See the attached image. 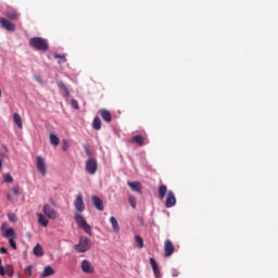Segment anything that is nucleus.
I'll list each match as a JSON object with an SVG mask.
<instances>
[{"label": "nucleus", "mask_w": 278, "mask_h": 278, "mask_svg": "<svg viewBox=\"0 0 278 278\" xmlns=\"http://www.w3.org/2000/svg\"><path fill=\"white\" fill-rule=\"evenodd\" d=\"M135 242L139 249H144V240H142V237L136 236Z\"/></svg>", "instance_id": "bb28decb"}, {"label": "nucleus", "mask_w": 278, "mask_h": 278, "mask_svg": "<svg viewBox=\"0 0 278 278\" xmlns=\"http://www.w3.org/2000/svg\"><path fill=\"white\" fill-rule=\"evenodd\" d=\"M36 168L42 177L47 175V162L45 161V157L40 155L36 156Z\"/></svg>", "instance_id": "39448f33"}, {"label": "nucleus", "mask_w": 278, "mask_h": 278, "mask_svg": "<svg viewBox=\"0 0 278 278\" xmlns=\"http://www.w3.org/2000/svg\"><path fill=\"white\" fill-rule=\"evenodd\" d=\"M0 253H3V254L8 253V248L5 247L0 248Z\"/></svg>", "instance_id": "79ce46f5"}, {"label": "nucleus", "mask_w": 278, "mask_h": 278, "mask_svg": "<svg viewBox=\"0 0 278 278\" xmlns=\"http://www.w3.org/2000/svg\"><path fill=\"white\" fill-rule=\"evenodd\" d=\"M70 144H68V141H66V139H64L63 141H62V149H63V151H66L67 149H70Z\"/></svg>", "instance_id": "f704fd0d"}, {"label": "nucleus", "mask_w": 278, "mask_h": 278, "mask_svg": "<svg viewBox=\"0 0 278 278\" xmlns=\"http://www.w3.org/2000/svg\"><path fill=\"white\" fill-rule=\"evenodd\" d=\"M172 277H179V271H177L176 269H174L172 271Z\"/></svg>", "instance_id": "a19ab883"}, {"label": "nucleus", "mask_w": 278, "mask_h": 278, "mask_svg": "<svg viewBox=\"0 0 278 278\" xmlns=\"http://www.w3.org/2000/svg\"><path fill=\"white\" fill-rule=\"evenodd\" d=\"M50 142L53 147H58V144H60V138L54 134H50Z\"/></svg>", "instance_id": "a878e982"}, {"label": "nucleus", "mask_w": 278, "mask_h": 278, "mask_svg": "<svg viewBox=\"0 0 278 278\" xmlns=\"http://www.w3.org/2000/svg\"><path fill=\"white\" fill-rule=\"evenodd\" d=\"M92 247V241L88 237H80L78 244L74 245L77 253H87Z\"/></svg>", "instance_id": "7ed1b4c3"}, {"label": "nucleus", "mask_w": 278, "mask_h": 278, "mask_svg": "<svg viewBox=\"0 0 278 278\" xmlns=\"http://www.w3.org/2000/svg\"><path fill=\"white\" fill-rule=\"evenodd\" d=\"M31 273H33V267H31V265H29L28 267L25 268V274L28 277H31Z\"/></svg>", "instance_id": "e433bc0d"}, {"label": "nucleus", "mask_w": 278, "mask_h": 278, "mask_svg": "<svg viewBox=\"0 0 278 278\" xmlns=\"http://www.w3.org/2000/svg\"><path fill=\"white\" fill-rule=\"evenodd\" d=\"M175 205H177V198L175 197V192L169 190L166 194L165 207L170 208L175 207Z\"/></svg>", "instance_id": "6e6552de"}, {"label": "nucleus", "mask_w": 278, "mask_h": 278, "mask_svg": "<svg viewBox=\"0 0 278 278\" xmlns=\"http://www.w3.org/2000/svg\"><path fill=\"white\" fill-rule=\"evenodd\" d=\"M36 216L38 218L39 225H42V227H48L49 225V219L42 215V213H36Z\"/></svg>", "instance_id": "f3484780"}, {"label": "nucleus", "mask_w": 278, "mask_h": 278, "mask_svg": "<svg viewBox=\"0 0 278 278\" xmlns=\"http://www.w3.org/2000/svg\"><path fill=\"white\" fill-rule=\"evenodd\" d=\"M55 60H61V62H66V55L54 54Z\"/></svg>", "instance_id": "72a5a7b5"}, {"label": "nucleus", "mask_w": 278, "mask_h": 278, "mask_svg": "<svg viewBox=\"0 0 278 278\" xmlns=\"http://www.w3.org/2000/svg\"><path fill=\"white\" fill-rule=\"evenodd\" d=\"M5 275V267L3 265H0V276L3 277Z\"/></svg>", "instance_id": "ea45409f"}, {"label": "nucleus", "mask_w": 278, "mask_h": 278, "mask_svg": "<svg viewBox=\"0 0 278 278\" xmlns=\"http://www.w3.org/2000/svg\"><path fill=\"white\" fill-rule=\"evenodd\" d=\"M150 265L152 267V270L155 277H160V267L157 266V262L155 261V258L150 257Z\"/></svg>", "instance_id": "2eb2a0df"}, {"label": "nucleus", "mask_w": 278, "mask_h": 278, "mask_svg": "<svg viewBox=\"0 0 278 278\" xmlns=\"http://www.w3.org/2000/svg\"><path fill=\"white\" fill-rule=\"evenodd\" d=\"M4 181L5 184H12V181H14V178H12V175L8 173L4 175Z\"/></svg>", "instance_id": "c85d7f7f"}, {"label": "nucleus", "mask_w": 278, "mask_h": 278, "mask_svg": "<svg viewBox=\"0 0 278 278\" xmlns=\"http://www.w3.org/2000/svg\"><path fill=\"white\" fill-rule=\"evenodd\" d=\"M91 203L93 207H96V210H98L99 212H103V210H105V206L103 205V200H101V198L97 195L91 197Z\"/></svg>", "instance_id": "9b49d317"}, {"label": "nucleus", "mask_w": 278, "mask_h": 278, "mask_svg": "<svg viewBox=\"0 0 278 278\" xmlns=\"http://www.w3.org/2000/svg\"><path fill=\"white\" fill-rule=\"evenodd\" d=\"M84 151L87 157H92V151H90V148H88V146H84Z\"/></svg>", "instance_id": "473e14b6"}, {"label": "nucleus", "mask_w": 278, "mask_h": 278, "mask_svg": "<svg viewBox=\"0 0 278 278\" xmlns=\"http://www.w3.org/2000/svg\"><path fill=\"white\" fill-rule=\"evenodd\" d=\"M2 236L3 238H16L14 233V228H8L7 230L3 231Z\"/></svg>", "instance_id": "b1692460"}, {"label": "nucleus", "mask_w": 278, "mask_h": 278, "mask_svg": "<svg viewBox=\"0 0 278 278\" xmlns=\"http://www.w3.org/2000/svg\"><path fill=\"white\" fill-rule=\"evenodd\" d=\"M92 128L96 129V131H99V129H101V118L100 117L93 118Z\"/></svg>", "instance_id": "393cba45"}, {"label": "nucleus", "mask_w": 278, "mask_h": 278, "mask_svg": "<svg viewBox=\"0 0 278 278\" xmlns=\"http://www.w3.org/2000/svg\"><path fill=\"white\" fill-rule=\"evenodd\" d=\"M7 18H9V21H18V14L16 13V11H8L5 13Z\"/></svg>", "instance_id": "5701e85b"}, {"label": "nucleus", "mask_w": 278, "mask_h": 278, "mask_svg": "<svg viewBox=\"0 0 278 278\" xmlns=\"http://www.w3.org/2000/svg\"><path fill=\"white\" fill-rule=\"evenodd\" d=\"M128 201H129V204L131 205V207H136L137 203H136V198L134 195H129L128 197Z\"/></svg>", "instance_id": "c756f323"}, {"label": "nucleus", "mask_w": 278, "mask_h": 278, "mask_svg": "<svg viewBox=\"0 0 278 278\" xmlns=\"http://www.w3.org/2000/svg\"><path fill=\"white\" fill-rule=\"evenodd\" d=\"M9 244L11 248L14 249V251H16V241H14V238L9 239Z\"/></svg>", "instance_id": "c9c22d12"}, {"label": "nucleus", "mask_w": 278, "mask_h": 278, "mask_svg": "<svg viewBox=\"0 0 278 278\" xmlns=\"http://www.w3.org/2000/svg\"><path fill=\"white\" fill-rule=\"evenodd\" d=\"M100 116L105 123H112V113L110 111L105 109L100 110Z\"/></svg>", "instance_id": "ddd939ff"}, {"label": "nucleus", "mask_w": 278, "mask_h": 278, "mask_svg": "<svg viewBox=\"0 0 278 278\" xmlns=\"http://www.w3.org/2000/svg\"><path fill=\"white\" fill-rule=\"evenodd\" d=\"M42 211L45 216H47V218H50V220H55V218H58V212L55 211V208H53V206L46 204Z\"/></svg>", "instance_id": "423d86ee"}, {"label": "nucleus", "mask_w": 278, "mask_h": 278, "mask_svg": "<svg viewBox=\"0 0 278 278\" xmlns=\"http://www.w3.org/2000/svg\"><path fill=\"white\" fill-rule=\"evenodd\" d=\"M166 192H168V188L166 187V185H161L157 191L159 199H164L166 197Z\"/></svg>", "instance_id": "412c9836"}, {"label": "nucleus", "mask_w": 278, "mask_h": 278, "mask_svg": "<svg viewBox=\"0 0 278 278\" xmlns=\"http://www.w3.org/2000/svg\"><path fill=\"white\" fill-rule=\"evenodd\" d=\"M53 275H55V269H53V267H51V266H46L45 268H43V271H42V274H41V278H47V277H51V276H53Z\"/></svg>", "instance_id": "4468645a"}, {"label": "nucleus", "mask_w": 278, "mask_h": 278, "mask_svg": "<svg viewBox=\"0 0 278 278\" xmlns=\"http://www.w3.org/2000/svg\"><path fill=\"white\" fill-rule=\"evenodd\" d=\"M80 269L86 274V275H92L94 273V265L88 260H83L80 263Z\"/></svg>", "instance_id": "0eeeda50"}, {"label": "nucleus", "mask_w": 278, "mask_h": 278, "mask_svg": "<svg viewBox=\"0 0 278 278\" xmlns=\"http://www.w3.org/2000/svg\"><path fill=\"white\" fill-rule=\"evenodd\" d=\"M75 208L77 212L74 214V220L78 225L79 229H84L85 233L88 236H92V227L86 222V218L83 217L79 212H84L86 210V204H84V195L78 194L75 202Z\"/></svg>", "instance_id": "f257e3e1"}, {"label": "nucleus", "mask_w": 278, "mask_h": 278, "mask_svg": "<svg viewBox=\"0 0 278 278\" xmlns=\"http://www.w3.org/2000/svg\"><path fill=\"white\" fill-rule=\"evenodd\" d=\"M131 142H135L137 147H143L144 146V137L140 135H136L132 137Z\"/></svg>", "instance_id": "6ab92c4d"}, {"label": "nucleus", "mask_w": 278, "mask_h": 278, "mask_svg": "<svg viewBox=\"0 0 278 278\" xmlns=\"http://www.w3.org/2000/svg\"><path fill=\"white\" fill-rule=\"evenodd\" d=\"M5 157V153H0V173L3 170V160Z\"/></svg>", "instance_id": "2f4dec72"}, {"label": "nucleus", "mask_w": 278, "mask_h": 278, "mask_svg": "<svg viewBox=\"0 0 278 278\" xmlns=\"http://www.w3.org/2000/svg\"><path fill=\"white\" fill-rule=\"evenodd\" d=\"M127 186H129L130 190L132 192H138L139 194H142V184L139 181H128Z\"/></svg>", "instance_id": "f8f14e48"}, {"label": "nucleus", "mask_w": 278, "mask_h": 278, "mask_svg": "<svg viewBox=\"0 0 278 278\" xmlns=\"http://www.w3.org/2000/svg\"><path fill=\"white\" fill-rule=\"evenodd\" d=\"M110 223H111V225L113 227V231L115 233H118V231H121V226H118V220L116 219V217L112 216L110 218Z\"/></svg>", "instance_id": "aec40b11"}, {"label": "nucleus", "mask_w": 278, "mask_h": 278, "mask_svg": "<svg viewBox=\"0 0 278 278\" xmlns=\"http://www.w3.org/2000/svg\"><path fill=\"white\" fill-rule=\"evenodd\" d=\"M173 253H175V245H173L172 240L167 239L164 242V256L165 257H170V255H173Z\"/></svg>", "instance_id": "9d476101"}, {"label": "nucleus", "mask_w": 278, "mask_h": 278, "mask_svg": "<svg viewBox=\"0 0 278 278\" xmlns=\"http://www.w3.org/2000/svg\"><path fill=\"white\" fill-rule=\"evenodd\" d=\"M13 123H15L18 129H23V117H21V114L18 113L13 114Z\"/></svg>", "instance_id": "dca6fc26"}, {"label": "nucleus", "mask_w": 278, "mask_h": 278, "mask_svg": "<svg viewBox=\"0 0 278 278\" xmlns=\"http://www.w3.org/2000/svg\"><path fill=\"white\" fill-rule=\"evenodd\" d=\"M99 168V164L97 163V159L90 157L86 161L85 170L88 175H94Z\"/></svg>", "instance_id": "20e7f679"}, {"label": "nucleus", "mask_w": 278, "mask_h": 278, "mask_svg": "<svg viewBox=\"0 0 278 278\" xmlns=\"http://www.w3.org/2000/svg\"><path fill=\"white\" fill-rule=\"evenodd\" d=\"M3 264V261H1V258H0V266Z\"/></svg>", "instance_id": "c03bdc74"}, {"label": "nucleus", "mask_w": 278, "mask_h": 278, "mask_svg": "<svg viewBox=\"0 0 278 278\" xmlns=\"http://www.w3.org/2000/svg\"><path fill=\"white\" fill-rule=\"evenodd\" d=\"M9 220L11 223H16V215H14V214L9 215Z\"/></svg>", "instance_id": "58836bf2"}, {"label": "nucleus", "mask_w": 278, "mask_h": 278, "mask_svg": "<svg viewBox=\"0 0 278 278\" xmlns=\"http://www.w3.org/2000/svg\"><path fill=\"white\" fill-rule=\"evenodd\" d=\"M4 273L8 277H14V267L12 265H7Z\"/></svg>", "instance_id": "cd10ccee"}, {"label": "nucleus", "mask_w": 278, "mask_h": 278, "mask_svg": "<svg viewBox=\"0 0 278 278\" xmlns=\"http://www.w3.org/2000/svg\"><path fill=\"white\" fill-rule=\"evenodd\" d=\"M71 105H72V108H74V110H79V102H77V100L72 99Z\"/></svg>", "instance_id": "7c9ffc66"}, {"label": "nucleus", "mask_w": 278, "mask_h": 278, "mask_svg": "<svg viewBox=\"0 0 278 278\" xmlns=\"http://www.w3.org/2000/svg\"><path fill=\"white\" fill-rule=\"evenodd\" d=\"M2 92H1V89H0V97H1Z\"/></svg>", "instance_id": "49530a36"}, {"label": "nucleus", "mask_w": 278, "mask_h": 278, "mask_svg": "<svg viewBox=\"0 0 278 278\" xmlns=\"http://www.w3.org/2000/svg\"><path fill=\"white\" fill-rule=\"evenodd\" d=\"M29 46L36 51H49V41L42 37L30 38Z\"/></svg>", "instance_id": "f03ea898"}, {"label": "nucleus", "mask_w": 278, "mask_h": 278, "mask_svg": "<svg viewBox=\"0 0 278 278\" xmlns=\"http://www.w3.org/2000/svg\"><path fill=\"white\" fill-rule=\"evenodd\" d=\"M12 190H13V194H15V197H18V192H20L18 186L13 187Z\"/></svg>", "instance_id": "4c0bfd02"}, {"label": "nucleus", "mask_w": 278, "mask_h": 278, "mask_svg": "<svg viewBox=\"0 0 278 278\" xmlns=\"http://www.w3.org/2000/svg\"><path fill=\"white\" fill-rule=\"evenodd\" d=\"M7 199H8V201H12V195H10V193L7 194Z\"/></svg>", "instance_id": "37998d69"}, {"label": "nucleus", "mask_w": 278, "mask_h": 278, "mask_svg": "<svg viewBox=\"0 0 278 278\" xmlns=\"http://www.w3.org/2000/svg\"><path fill=\"white\" fill-rule=\"evenodd\" d=\"M37 81H40V78H37Z\"/></svg>", "instance_id": "a18cd8bd"}, {"label": "nucleus", "mask_w": 278, "mask_h": 278, "mask_svg": "<svg viewBox=\"0 0 278 278\" xmlns=\"http://www.w3.org/2000/svg\"><path fill=\"white\" fill-rule=\"evenodd\" d=\"M33 253L37 257H42L45 255V250H42V245H40V243H37L33 250Z\"/></svg>", "instance_id": "a211bd4d"}, {"label": "nucleus", "mask_w": 278, "mask_h": 278, "mask_svg": "<svg viewBox=\"0 0 278 278\" xmlns=\"http://www.w3.org/2000/svg\"><path fill=\"white\" fill-rule=\"evenodd\" d=\"M58 88L65 93V97H71V91H68V87H66V84H64V81H59Z\"/></svg>", "instance_id": "4be33fe9"}, {"label": "nucleus", "mask_w": 278, "mask_h": 278, "mask_svg": "<svg viewBox=\"0 0 278 278\" xmlns=\"http://www.w3.org/2000/svg\"><path fill=\"white\" fill-rule=\"evenodd\" d=\"M0 26L7 31H16V25L8 21L5 17H0Z\"/></svg>", "instance_id": "1a4fd4ad"}]
</instances>
